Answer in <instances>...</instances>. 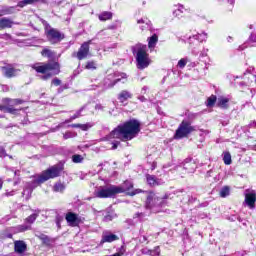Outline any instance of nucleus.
<instances>
[{"instance_id": "1", "label": "nucleus", "mask_w": 256, "mask_h": 256, "mask_svg": "<svg viewBox=\"0 0 256 256\" xmlns=\"http://www.w3.org/2000/svg\"><path fill=\"white\" fill-rule=\"evenodd\" d=\"M141 131V123L137 120H129L123 124L118 125L110 134L108 135L109 141L111 139H120V141H131L135 139Z\"/></svg>"}, {"instance_id": "2", "label": "nucleus", "mask_w": 256, "mask_h": 256, "mask_svg": "<svg viewBox=\"0 0 256 256\" xmlns=\"http://www.w3.org/2000/svg\"><path fill=\"white\" fill-rule=\"evenodd\" d=\"M36 73H41L42 76H40V79L42 81H47L48 79H51L53 75H59L61 73V66L59 65V62H38L35 64L30 65Z\"/></svg>"}, {"instance_id": "3", "label": "nucleus", "mask_w": 256, "mask_h": 256, "mask_svg": "<svg viewBox=\"0 0 256 256\" xmlns=\"http://www.w3.org/2000/svg\"><path fill=\"white\" fill-rule=\"evenodd\" d=\"M64 169L65 167L63 166V164H56L43 171L36 179H34V183L36 185H41V183H45V181H49V179H55L56 177H60Z\"/></svg>"}, {"instance_id": "4", "label": "nucleus", "mask_w": 256, "mask_h": 256, "mask_svg": "<svg viewBox=\"0 0 256 256\" xmlns=\"http://www.w3.org/2000/svg\"><path fill=\"white\" fill-rule=\"evenodd\" d=\"M133 53H136L137 67L139 69H146L149 67V54H147V46L138 44L133 48Z\"/></svg>"}, {"instance_id": "5", "label": "nucleus", "mask_w": 256, "mask_h": 256, "mask_svg": "<svg viewBox=\"0 0 256 256\" xmlns=\"http://www.w3.org/2000/svg\"><path fill=\"white\" fill-rule=\"evenodd\" d=\"M122 191H125V188L117 187L116 185H110V186H100L95 191V196L99 199H107L111 197H115Z\"/></svg>"}, {"instance_id": "6", "label": "nucleus", "mask_w": 256, "mask_h": 256, "mask_svg": "<svg viewBox=\"0 0 256 256\" xmlns=\"http://www.w3.org/2000/svg\"><path fill=\"white\" fill-rule=\"evenodd\" d=\"M165 199H169V195L165 194L163 197H159L157 194L151 192L146 200L147 209H155V207H163L165 205Z\"/></svg>"}, {"instance_id": "7", "label": "nucleus", "mask_w": 256, "mask_h": 256, "mask_svg": "<svg viewBox=\"0 0 256 256\" xmlns=\"http://www.w3.org/2000/svg\"><path fill=\"white\" fill-rule=\"evenodd\" d=\"M195 131V127L191 126V123L187 121H182L178 129L176 130L175 137L176 139H183V137H187L190 133Z\"/></svg>"}, {"instance_id": "8", "label": "nucleus", "mask_w": 256, "mask_h": 256, "mask_svg": "<svg viewBox=\"0 0 256 256\" xmlns=\"http://www.w3.org/2000/svg\"><path fill=\"white\" fill-rule=\"evenodd\" d=\"M46 36L52 45H55L56 43H59L65 39V35H63L61 32H59V30L55 28L47 30Z\"/></svg>"}, {"instance_id": "9", "label": "nucleus", "mask_w": 256, "mask_h": 256, "mask_svg": "<svg viewBox=\"0 0 256 256\" xmlns=\"http://www.w3.org/2000/svg\"><path fill=\"white\" fill-rule=\"evenodd\" d=\"M89 45H91V40L84 42L80 46V48L76 54V57H77V59H79V61H83V59H87V57L89 56Z\"/></svg>"}, {"instance_id": "10", "label": "nucleus", "mask_w": 256, "mask_h": 256, "mask_svg": "<svg viewBox=\"0 0 256 256\" xmlns=\"http://www.w3.org/2000/svg\"><path fill=\"white\" fill-rule=\"evenodd\" d=\"M245 203L249 206V209H255L256 193L255 190L245 191Z\"/></svg>"}, {"instance_id": "11", "label": "nucleus", "mask_w": 256, "mask_h": 256, "mask_svg": "<svg viewBox=\"0 0 256 256\" xmlns=\"http://www.w3.org/2000/svg\"><path fill=\"white\" fill-rule=\"evenodd\" d=\"M65 219L70 227H78L79 223H81L79 215L73 212L66 213Z\"/></svg>"}, {"instance_id": "12", "label": "nucleus", "mask_w": 256, "mask_h": 256, "mask_svg": "<svg viewBox=\"0 0 256 256\" xmlns=\"http://www.w3.org/2000/svg\"><path fill=\"white\" fill-rule=\"evenodd\" d=\"M1 70L4 77H7L8 79H11L12 77H17V73H19V70L15 69V67H13V65L11 64L3 66Z\"/></svg>"}, {"instance_id": "13", "label": "nucleus", "mask_w": 256, "mask_h": 256, "mask_svg": "<svg viewBox=\"0 0 256 256\" xmlns=\"http://www.w3.org/2000/svg\"><path fill=\"white\" fill-rule=\"evenodd\" d=\"M146 181L150 187H157V185H164L165 180L157 178L155 175L147 174Z\"/></svg>"}, {"instance_id": "14", "label": "nucleus", "mask_w": 256, "mask_h": 256, "mask_svg": "<svg viewBox=\"0 0 256 256\" xmlns=\"http://www.w3.org/2000/svg\"><path fill=\"white\" fill-rule=\"evenodd\" d=\"M2 103H4V105H2L3 107H10L11 109H13L15 105H23L25 101H23L22 99L4 98L2 99Z\"/></svg>"}, {"instance_id": "15", "label": "nucleus", "mask_w": 256, "mask_h": 256, "mask_svg": "<svg viewBox=\"0 0 256 256\" xmlns=\"http://www.w3.org/2000/svg\"><path fill=\"white\" fill-rule=\"evenodd\" d=\"M14 251L18 253V255H23L25 251H27V244L23 240H16L14 242Z\"/></svg>"}, {"instance_id": "16", "label": "nucleus", "mask_w": 256, "mask_h": 256, "mask_svg": "<svg viewBox=\"0 0 256 256\" xmlns=\"http://www.w3.org/2000/svg\"><path fill=\"white\" fill-rule=\"evenodd\" d=\"M39 184H35V180H33L32 184L28 183L25 185L24 191L22 192V196L25 197L27 201L31 199V195L33 193V189H35V186Z\"/></svg>"}, {"instance_id": "17", "label": "nucleus", "mask_w": 256, "mask_h": 256, "mask_svg": "<svg viewBox=\"0 0 256 256\" xmlns=\"http://www.w3.org/2000/svg\"><path fill=\"white\" fill-rule=\"evenodd\" d=\"M113 241H119V236L106 231L102 233L101 243H113Z\"/></svg>"}, {"instance_id": "18", "label": "nucleus", "mask_w": 256, "mask_h": 256, "mask_svg": "<svg viewBox=\"0 0 256 256\" xmlns=\"http://www.w3.org/2000/svg\"><path fill=\"white\" fill-rule=\"evenodd\" d=\"M14 25H19V23L13 22V20L4 17L0 19V31L3 29H11Z\"/></svg>"}, {"instance_id": "19", "label": "nucleus", "mask_w": 256, "mask_h": 256, "mask_svg": "<svg viewBox=\"0 0 256 256\" xmlns=\"http://www.w3.org/2000/svg\"><path fill=\"white\" fill-rule=\"evenodd\" d=\"M128 99H133V94L129 90H122L118 94V101L120 103H125V101H128Z\"/></svg>"}, {"instance_id": "20", "label": "nucleus", "mask_w": 256, "mask_h": 256, "mask_svg": "<svg viewBox=\"0 0 256 256\" xmlns=\"http://www.w3.org/2000/svg\"><path fill=\"white\" fill-rule=\"evenodd\" d=\"M217 107H220V109H229V98L220 96L217 99Z\"/></svg>"}, {"instance_id": "21", "label": "nucleus", "mask_w": 256, "mask_h": 256, "mask_svg": "<svg viewBox=\"0 0 256 256\" xmlns=\"http://www.w3.org/2000/svg\"><path fill=\"white\" fill-rule=\"evenodd\" d=\"M205 39H207V34H205V33L196 34L189 38V44L192 45L193 41H196V43H201V42L205 41Z\"/></svg>"}, {"instance_id": "22", "label": "nucleus", "mask_w": 256, "mask_h": 256, "mask_svg": "<svg viewBox=\"0 0 256 256\" xmlns=\"http://www.w3.org/2000/svg\"><path fill=\"white\" fill-rule=\"evenodd\" d=\"M183 13H189V9L185 8L184 5L178 4L177 9L173 11L174 17H182Z\"/></svg>"}, {"instance_id": "23", "label": "nucleus", "mask_w": 256, "mask_h": 256, "mask_svg": "<svg viewBox=\"0 0 256 256\" xmlns=\"http://www.w3.org/2000/svg\"><path fill=\"white\" fill-rule=\"evenodd\" d=\"M15 13V7L13 6H5L0 8V17H3L5 15H13Z\"/></svg>"}, {"instance_id": "24", "label": "nucleus", "mask_w": 256, "mask_h": 256, "mask_svg": "<svg viewBox=\"0 0 256 256\" xmlns=\"http://www.w3.org/2000/svg\"><path fill=\"white\" fill-rule=\"evenodd\" d=\"M99 21H110L113 19V13L109 11H104L98 15Z\"/></svg>"}, {"instance_id": "25", "label": "nucleus", "mask_w": 256, "mask_h": 256, "mask_svg": "<svg viewBox=\"0 0 256 256\" xmlns=\"http://www.w3.org/2000/svg\"><path fill=\"white\" fill-rule=\"evenodd\" d=\"M39 213H41V210H34V213L26 218V223H29L30 225L35 223V221H37V217H39Z\"/></svg>"}, {"instance_id": "26", "label": "nucleus", "mask_w": 256, "mask_h": 256, "mask_svg": "<svg viewBox=\"0 0 256 256\" xmlns=\"http://www.w3.org/2000/svg\"><path fill=\"white\" fill-rule=\"evenodd\" d=\"M54 193H63L65 191V184L62 182H56L53 186Z\"/></svg>"}, {"instance_id": "27", "label": "nucleus", "mask_w": 256, "mask_h": 256, "mask_svg": "<svg viewBox=\"0 0 256 256\" xmlns=\"http://www.w3.org/2000/svg\"><path fill=\"white\" fill-rule=\"evenodd\" d=\"M41 55L42 57H47L48 59H53V57H55V53L53 52V50L49 48H44L41 51Z\"/></svg>"}, {"instance_id": "28", "label": "nucleus", "mask_w": 256, "mask_h": 256, "mask_svg": "<svg viewBox=\"0 0 256 256\" xmlns=\"http://www.w3.org/2000/svg\"><path fill=\"white\" fill-rule=\"evenodd\" d=\"M157 41H159V37L157 36V34L152 35L148 41L149 49L155 48V45H157Z\"/></svg>"}, {"instance_id": "29", "label": "nucleus", "mask_w": 256, "mask_h": 256, "mask_svg": "<svg viewBox=\"0 0 256 256\" xmlns=\"http://www.w3.org/2000/svg\"><path fill=\"white\" fill-rule=\"evenodd\" d=\"M119 81H121V78H116L113 82L109 83V79H105L104 83L105 86L103 88V91H105V89H111V87H115V85H117V83H119ZM109 83V84H107Z\"/></svg>"}, {"instance_id": "30", "label": "nucleus", "mask_w": 256, "mask_h": 256, "mask_svg": "<svg viewBox=\"0 0 256 256\" xmlns=\"http://www.w3.org/2000/svg\"><path fill=\"white\" fill-rule=\"evenodd\" d=\"M117 187H121L124 190L121 193H125L126 191H131V188L133 187V182L132 181H125L123 184H121L120 186Z\"/></svg>"}, {"instance_id": "31", "label": "nucleus", "mask_w": 256, "mask_h": 256, "mask_svg": "<svg viewBox=\"0 0 256 256\" xmlns=\"http://www.w3.org/2000/svg\"><path fill=\"white\" fill-rule=\"evenodd\" d=\"M35 0H22L20 2H18L17 7H20L23 9V7L27 6V5H35Z\"/></svg>"}, {"instance_id": "32", "label": "nucleus", "mask_w": 256, "mask_h": 256, "mask_svg": "<svg viewBox=\"0 0 256 256\" xmlns=\"http://www.w3.org/2000/svg\"><path fill=\"white\" fill-rule=\"evenodd\" d=\"M184 169L187 171V173H195V163H186L184 165Z\"/></svg>"}, {"instance_id": "33", "label": "nucleus", "mask_w": 256, "mask_h": 256, "mask_svg": "<svg viewBox=\"0 0 256 256\" xmlns=\"http://www.w3.org/2000/svg\"><path fill=\"white\" fill-rule=\"evenodd\" d=\"M215 103H217V96L211 95L210 97H208L206 102L207 107H213Z\"/></svg>"}, {"instance_id": "34", "label": "nucleus", "mask_w": 256, "mask_h": 256, "mask_svg": "<svg viewBox=\"0 0 256 256\" xmlns=\"http://www.w3.org/2000/svg\"><path fill=\"white\" fill-rule=\"evenodd\" d=\"M85 109V106H83L82 108H80L73 116L70 117L69 120L66 121V123H71V121L75 120V119H79V117L81 116V112Z\"/></svg>"}, {"instance_id": "35", "label": "nucleus", "mask_w": 256, "mask_h": 256, "mask_svg": "<svg viewBox=\"0 0 256 256\" xmlns=\"http://www.w3.org/2000/svg\"><path fill=\"white\" fill-rule=\"evenodd\" d=\"M28 229H31V227L25 224L19 225L15 228L14 233H23V231H28Z\"/></svg>"}, {"instance_id": "36", "label": "nucleus", "mask_w": 256, "mask_h": 256, "mask_svg": "<svg viewBox=\"0 0 256 256\" xmlns=\"http://www.w3.org/2000/svg\"><path fill=\"white\" fill-rule=\"evenodd\" d=\"M229 193H230V189L228 186H224L221 190H220V197L225 198V197H229Z\"/></svg>"}, {"instance_id": "37", "label": "nucleus", "mask_w": 256, "mask_h": 256, "mask_svg": "<svg viewBox=\"0 0 256 256\" xmlns=\"http://www.w3.org/2000/svg\"><path fill=\"white\" fill-rule=\"evenodd\" d=\"M147 215L143 212H137L134 214L133 219H138V221H145Z\"/></svg>"}, {"instance_id": "38", "label": "nucleus", "mask_w": 256, "mask_h": 256, "mask_svg": "<svg viewBox=\"0 0 256 256\" xmlns=\"http://www.w3.org/2000/svg\"><path fill=\"white\" fill-rule=\"evenodd\" d=\"M223 161L225 165H231L232 160H231V154L229 152L224 153Z\"/></svg>"}, {"instance_id": "39", "label": "nucleus", "mask_w": 256, "mask_h": 256, "mask_svg": "<svg viewBox=\"0 0 256 256\" xmlns=\"http://www.w3.org/2000/svg\"><path fill=\"white\" fill-rule=\"evenodd\" d=\"M84 159L85 158L82 155H79V154H75V155L72 156L73 163H83Z\"/></svg>"}, {"instance_id": "40", "label": "nucleus", "mask_w": 256, "mask_h": 256, "mask_svg": "<svg viewBox=\"0 0 256 256\" xmlns=\"http://www.w3.org/2000/svg\"><path fill=\"white\" fill-rule=\"evenodd\" d=\"M0 111H7V113H12V114L17 113V109L11 108V107H6L3 105H0Z\"/></svg>"}, {"instance_id": "41", "label": "nucleus", "mask_w": 256, "mask_h": 256, "mask_svg": "<svg viewBox=\"0 0 256 256\" xmlns=\"http://www.w3.org/2000/svg\"><path fill=\"white\" fill-rule=\"evenodd\" d=\"M137 23H139V24L144 23L145 24L144 26L141 27L142 31H145V29H151V25L145 19H140V20L137 21Z\"/></svg>"}, {"instance_id": "42", "label": "nucleus", "mask_w": 256, "mask_h": 256, "mask_svg": "<svg viewBox=\"0 0 256 256\" xmlns=\"http://www.w3.org/2000/svg\"><path fill=\"white\" fill-rule=\"evenodd\" d=\"M161 255V248L156 246L153 250H151L150 256H160Z\"/></svg>"}, {"instance_id": "43", "label": "nucleus", "mask_w": 256, "mask_h": 256, "mask_svg": "<svg viewBox=\"0 0 256 256\" xmlns=\"http://www.w3.org/2000/svg\"><path fill=\"white\" fill-rule=\"evenodd\" d=\"M93 127V124L87 123V124H80L79 129L82 131H88V129H91Z\"/></svg>"}, {"instance_id": "44", "label": "nucleus", "mask_w": 256, "mask_h": 256, "mask_svg": "<svg viewBox=\"0 0 256 256\" xmlns=\"http://www.w3.org/2000/svg\"><path fill=\"white\" fill-rule=\"evenodd\" d=\"M86 69L95 70V69H97V64L95 63V61H89L86 64Z\"/></svg>"}, {"instance_id": "45", "label": "nucleus", "mask_w": 256, "mask_h": 256, "mask_svg": "<svg viewBox=\"0 0 256 256\" xmlns=\"http://www.w3.org/2000/svg\"><path fill=\"white\" fill-rule=\"evenodd\" d=\"M185 65H187V58H182L178 61V67L180 69H184Z\"/></svg>"}, {"instance_id": "46", "label": "nucleus", "mask_w": 256, "mask_h": 256, "mask_svg": "<svg viewBox=\"0 0 256 256\" xmlns=\"http://www.w3.org/2000/svg\"><path fill=\"white\" fill-rule=\"evenodd\" d=\"M52 85H55V87H59V85H61V79L59 78H54L52 80Z\"/></svg>"}, {"instance_id": "47", "label": "nucleus", "mask_w": 256, "mask_h": 256, "mask_svg": "<svg viewBox=\"0 0 256 256\" xmlns=\"http://www.w3.org/2000/svg\"><path fill=\"white\" fill-rule=\"evenodd\" d=\"M0 157H7V152L5 151V147L3 146L0 147Z\"/></svg>"}, {"instance_id": "48", "label": "nucleus", "mask_w": 256, "mask_h": 256, "mask_svg": "<svg viewBox=\"0 0 256 256\" xmlns=\"http://www.w3.org/2000/svg\"><path fill=\"white\" fill-rule=\"evenodd\" d=\"M248 43H256V34H251Z\"/></svg>"}, {"instance_id": "49", "label": "nucleus", "mask_w": 256, "mask_h": 256, "mask_svg": "<svg viewBox=\"0 0 256 256\" xmlns=\"http://www.w3.org/2000/svg\"><path fill=\"white\" fill-rule=\"evenodd\" d=\"M113 220V216L112 215H106L103 219V221H105L106 223L109 222V221H112Z\"/></svg>"}, {"instance_id": "50", "label": "nucleus", "mask_w": 256, "mask_h": 256, "mask_svg": "<svg viewBox=\"0 0 256 256\" xmlns=\"http://www.w3.org/2000/svg\"><path fill=\"white\" fill-rule=\"evenodd\" d=\"M138 193H141V189H136L132 192H129L128 195H131L133 197V195H137Z\"/></svg>"}, {"instance_id": "51", "label": "nucleus", "mask_w": 256, "mask_h": 256, "mask_svg": "<svg viewBox=\"0 0 256 256\" xmlns=\"http://www.w3.org/2000/svg\"><path fill=\"white\" fill-rule=\"evenodd\" d=\"M142 253H143V255L151 256V250H149V249H143Z\"/></svg>"}, {"instance_id": "52", "label": "nucleus", "mask_w": 256, "mask_h": 256, "mask_svg": "<svg viewBox=\"0 0 256 256\" xmlns=\"http://www.w3.org/2000/svg\"><path fill=\"white\" fill-rule=\"evenodd\" d=\"M126 223L130 226L133 227V225H135V222L133 221V219H127Z\"/></svg>"}, {"instance_id": "53", "label": "nucleus", "mask_w": 256, "mask_h": 256, "mask_svg": "<svg viewBox=\"0 0 256 256\" xmlns=\"http://www.w3.org/2000/svg\"><path fill=\"white\" fill-rule=\"evenodd\" d=\"M95 109L96 111H103L104 107L101 104H96Z\"/></svg>"}, {"instance_id": "54", "label": "nucleus", "mask_w": 256, "mask_h": 256, "mask_svg": "<svg viewBox=\"0 0 256 256\" xmlns=\"http://www.w3.org/2000/svg\"><path fill=\"white\" fill-rule=\"evenodd\" d=\"M207 53H209V49H204L200 55L201 57H207Z\"/></svg>"}, {"instance_id": "55", "label": "nucleus", "mask_w": 256, "mask_h": 256, "mask_svg": "<svg viewBox=\"0 0 256 256\" xmlns=\"http://www.w3.org/2000/svg\"><path fill=\"white\" fill-rule=\"evenodd\" d=\"M2 39H6V40H9V39H11V34H3L2 35Z\"/></svg>"}, {"instance_id": "56", "label": "nucleus", "mask_w": 256, "mask_h": 256, "mask_svg": "<svg viewBox=\"0 0 256 256\" xmlns=\"http://www.w3.org/2000/svg\"><path fill=\"white\" fill-rule=\"evenodd\" d=\"M149 88L147 87V86H144L143 88H142V90H141V94L142 95H145V93H147V90H148Z\"/></svg>"}, {"instance_id": "57", "label": "nucleus", "mask_w": 256, "mask_h": 256, "mask_svg": "<svg viewBox=\"0 0 256 256\" xmlns=\"http://www.w3.org/2000/svg\"><path fill=\"white\" fill-rule=\"evenodd\" d=\"M139 101H141L142 103L147 101V98H145V96H138Z\"/></svg>"}, {"instance_id": "58", "label": "nucleus", "mask_w": 256, "mask_h": 256, "mask_svg": "<svg viewBox=\"0 0 256 256\" xmlns=\"http://www.w3.org/2000/svg\"><path fill=\"white\" fill-rule=\"evenodd\" d=\"M34 1L37 4V3H47V1L49 0H34Z\"/></svg>"}, {"instance_id": "59", "label": "nucleus", "mask_w": 256, "mask_h": 256, "mask_svg": "<svg viewBox=\"0 0 256 256\" xmlns=\"http://www.w3.org/2000/svg\"><path fill=\"white\" fill-rule=\"evenodd\" d=\"M71 137V133L64 134V139H69Z\"/></svg>"}, {"instance_id": "60", "label": "nucleus", "mask_w": 256, "mask_h": 256, "mask_svg": "<svg viewBox=\"0 0 256 256\" xmlns=\"http://www.w3.org/2000/svg\"><path fill=\"white\" fill-rule=\"evenodd\" d=\"M119 145V142L113 143L112 149H117V146Z\"/></svg>"}, {"instance_id": "61", "label": "nucleus", "mask_w": 256, "mask_h": 256, "mask_svg": "<svg viewBox=\"0 0 256 256\" xmlns=\"http://www.w3.org/2000/svg\"><path fill=\"white\" fill-rule=\"evenodd\" d=\"M5 237H7L8 239H12L13 238V234H11V233L6 234Z\"/></svg>"}, {"instance_id": "62", "label": "nucleus", "mask_w": 256, "mask_h": 256, "mask_svg": "<svg viewBox=\"0 0 256 256\" xmlns=\"http://www.w3.org/2000/svg\"><path fill=\"white\" fill-rule=\"evenodd\" d=\"M71 127L78 128L80 127V124H72Z\"/></svg>"}, {"instance_id": "63", "label": "nucleus", "mask_w": 256, "mask_h": 256, "mask_svg": "<svg viewBox=\"0 0 256 256\" xmlns=\"http://www.w3.org/2000/svg\"><path fill=\"white\" fill-rule=\"evenodd\" d=\"M211 173H213V170L208 171L206 177H211Z\"/></svg>"}, {"instance_id": "64", "label": "nucleus", "mask_w": 256, "mask_h": 256, "mask_svg": "<svg viewBox=\"0 0 256 256\" xmlns=\"http://www.w3.org/2000/svg\"><path fill=\"white\" fill-rule=\"evenodd\" d=\"M252 127H256V121L252 123Z\"/></svg>"}]
</instances>
